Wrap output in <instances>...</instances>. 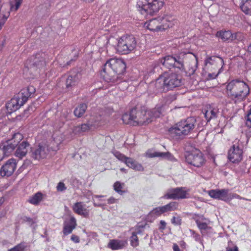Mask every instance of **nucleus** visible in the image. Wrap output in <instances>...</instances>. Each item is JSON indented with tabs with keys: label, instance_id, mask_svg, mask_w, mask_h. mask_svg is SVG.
<instances>
[{
	"label": "nucleus",
	"instance_id": "1",
	"mask_svg": "<svg viewBox=\"0 0 251 251\" xmlns=\"http://www.w3.org/2000/svg\"><path fill=\"white\" fill-rule=\"evenodd\" d=\"M126 68V64L123 60L111 58L103 65L101 75L107 82L118 83L121 81Z\"/></svg>",
	"mask_w": 251,
	"mask_h": 251
},
{
	"label": "nucleus",
	"instance_id": "2",
	"mask_svg": "<svg viewBox=\"0 0 251 251\" xmlns=\"http://www.w3.org/2000/svg\"><path fill=\"white\" fill-rule=\"evenodd\" d=\"M227 96L235 102L245 100L250 94L248 83L240 78L228 80L226 83Z\"/></svg>",
	"mask_w": 251,
	"mask_h": 251
},
{
	"label": "nucleus",
	"instance_id": "3",
	"mask_svg": "<svg viewBox=\"0 0 251 251\" xmlns=\"http://www.w3.org/2000/svg\"><path fill=\"white\" fill-rule=\"evenodd\" d=\"M131 110L134 126L148 124L152 121L153 118L159 117L160 115V112L157 109L147 110L145 107L138 110L133 108Z\"/></svg>",
	"mask_w": 251,
	"mask_h": 251
},
{
	"label": "nucleus",
	"instance_id": "4",
	"mask_svg": "<svg viewBox=\"0 0 251 251\" xmlns=\"http://www.w3.org/2000/svg\"><path fill=\"white\" fill-rule=\"evenodd\" d=\"M138 0L136 7L138 11L145 17L153 16L163 6V0Z\"/></svg>",
	"mask_w": 251,
	"mask_h": 251
},
{
	"label": "nucleus",
	"instance_id": "5",
	"mask_svg": "<svg viewBox=\"0 0 251 251\" xmlns=\"http://www.w3.org/2000/svg\"><path fill=\"white\" fill-rule=\"evenodd\" d=\"M32 87L22 90L16 96L12 98L6 104L7 111L11 113L19 109L27 100L32 93L29 92Z\"/></svg>",
	"mask_w": 251,
	"mask_h": 251
},
{
	"label": "nucleus",
	"instance_id": "6",
	"mask_svg": "<svg viewBox=\"0 0 251 251\" xmlns=\"http://www.w3.org/2000/svg\"><path fill=\"white\" fill-rule=\"evenodd\" d=\"M136 44L135 38L133 36H123L118 41L117 50L122 54H128L135 49Z\"/></svg>",
	"mask_w": 251,
	"mask_h": 251
},
{
	"label": "nucleus",
	"instance_id": "7",
	"mask_svg": "<svg viewBox=\"0 0 251 251\" xmlns=\"http://www.w3.org/2000/svg\"><path fill=\"white\" fill-rule=\"evenodd\" d=\"M160 79L163 84L165 92L171 90L181 85V79L175 74H166L160 75Z\"/></svg>",
	"mask_w": 251,
	"mask_h": 251
},
{
	"label": "nucleus",
	"instance_id": "8",
	"mask_svg": "<svg viewBox=\"0 0 251 251\" xmlns=\"http://www.w3.org/2000/svg\"><path fill=\"white\" fill-rule=\"evenodd\" d=\"M46 54L38 52L32 55L27 61V64L30 69L37 71L45 68L46 65Z\"/></svg>",
	"mask_w": 251,
	"mask_h": 251
},
{
	"label": "nucleus",
	"instance_id": "9",
	"mask_svg": "<svg viewBox=\"0 0 251 251\" xmlns=\"http://www.w3.org/2000/svg\"><path fill=\"white\" fill-rule=\"evenodd\" d=\"M159 62L165 68L170 70L174 69L176 72L179 71H182L184 70V65L181 61L177 60L176 58L168 55L159 59Z\"/></svg>",
	"mask_w": 251,
	"mask_h": 251
},
{
	"label": "nucleus",
	"instance_id": "10",
	"mask_svg": "<svg viewBox=\"0 0 251 251\" xmlns=\"http://www.w3.org/2000/svg\"><path fill=\"white\" fill-rule=\"evenodd\" d=\"M239 140H235L228 152V158L233 163H239L243 159V149Z\"/></svg>",
	"mask_w": 251,
	"mask_h": 251
},
{
	"label": "nucleus",
	"instance_id": "11",
	"mask_svg": "<svg viewBox=\"0 0 251 251\" xmlns=\"http://www.w3.org/2000/svg\"><path fill=\"white\" fill-rule=\"evenodd\" d=\"M23 139V136L20 133H16L13 136L12 139L9 140L7 145H4L3 147L2 151L3 153L8 156L21 143L20 142Z\"/></svg>",
	"mask_w": 251,
	"mask_h": 251
},
{
	"label": "nucleus",
	"instance_id": "12",
	"mask_svg": "<svg viewBox=\"0 0 251 251\" xmlns=\"http://www.w3.org/2000/svg\"><path fill=\"white\" fill-rule=\"evenodd\" d=\"M188 122L186 121H181L176 124L174 127L169 129V133L173 138H177L182 135L187 134Z\"/></svg>",
	"mask_w": 251,
	"mask_h": 251
},
{
	"label": "nucleus",
	"instance_id": "13",
	"mask_svg": "<svg viewBox=\"0 0 251 251\" xmlns=\"http://www.w3.org/2000/svg\"><path fill=\"white\" fill-rule=\"evenodd\" d=\"M205 67L207 70L213 66V70H217L220 68H223L225 65L224 59L219 56H207L204 60Z\"/></svg>",
	"mask_w": 251,
	"mask_h": 251
},
{
	"label": "nucleus",
	"instance_id": "14",
	"mask_svg": "<svg viewBox=\"0 0 251 251\" xmlns=\"http://www.w3.org/2000/svg\"><path fill=\"white\" fill-rule=\"evenodd\" d=\"M205 161L204 156L200 151L194 149L189 153V164L199 168L202 166Z\"/></svg>",
	"mask_w": 251,
	"mask_h": 251
},
{
	"label": "nucleus",
	"instance_id": "15",
	"mask_svg": "<svg viewBox=\"0 0 251 251\" xmlns=\"http://www.w3.org/2000/svg\"><path fill=\"white\" fill-rule=\"evenodd\" d=\"M186 191L183 188H176L168 189L164 195L165 199L176 200L186 197Z\"/></svg>",
	"mask_w": 251,
	"mask_h": 251
},
{
	"label": "nucleus",
	"instance_id": "16",
	"mask_svg": "<svg viewBox=\"0 0 251 251\" xmlns=\"http://www.w3.org/2000/svg\"><path fill=\"white\" fill-rule=\"evenodd\" d=\"M17 163L14 158L9 159L3 165L0 170V174L2 176H9L15 171Z\"/></svg>",
	"mask_w": 251,
	"mask_h": 251
},
{
	"label": "nucleus",
	"instance_id": "17",
	"mask_svg": "<svg viewBox=\"0 0 251 251\" xmlns=\"http://www.w3.org/2000/svg\"><path fill=\"white\" fill-rule=\"evenodd\" d=\"M49 153V147L46 144H39L35 150L32 151V157L35 159L40 160L46 158Z\"/></svg>",
	"mask_w": 251,
	"mask_h": 251
},
{
	"label": "nucleus",
	"instance_id": "18",
	"mask_svg": "<svg viewBox=\"0 0 251 251\" xmlns=\"http://www.w3.org/2000/svg\"><path fill=\"white\" fill-rule=\"evenodd\" d=\"M161 79L159 77L155 81L150 83L148 91L150 95H156L159 93L165 92Z\"/></svg>",
	"mask_w": 251,
	"mask_h": 251
},
{
	"label": "nucleus",
	"instance_id": "19",
	"mask_svg": "<svg viewBox=\"0 0 251 251\" xmlns=\"http://www.w3.org/2000/svg\"><path fill=\"white\" fill-rule=\"evenodd\" d=\"M144 26L148 29L153 31H163L159 17L152 19L144 24Z\"/></svg>",
	"mask_w": 251,
	"mask_h": 251
},
{
	"label": "nucleus",
	"instance_id": "20",
	"mask_svg": "<svg viewBox=\"0 0 251 251\" xmlns=\"http://www.w3.org/2000/svg\"><path fill=\"white\" fill-rule=\"evenodd\" d=\"M218 112L219 109L217 107L209 105L204 110L203 114L207 122H209L211 119L217 117Z\"/></svg>",
	"mask_w": 251,
	"mask_h": 251
},
{
	"label": "nucleus",
	"instance_id": "21",
	"mask_svg": "<svg viewBox=\"0 0 251 251\" xmlns=\"http://www.w3.org/2000/svg\"><path fill=\"white\" fill-rule=\"evenodd\" d=\"M29 144L25 141L22 142L18 146L15 152V155L20 158L25 156L28 151Z\"/></svg>",
	"mask_w": 251,
	"mask_h": 251
},
{
	"label": "nucleus",
	"instance_id": "22",
	"mask_svg": "<svg viewBox=\"0 0 251 251\" xmlns=\"http://www.w3.org/2000/svg\"><path fill=\"white\" fill-rule=\"evenodd\" d=\"M77 224L75 218L71 217L68 223L65 222L64 225L63 232L65 235L71 233L76 227Z\"/></svg>",
	"mask_w": 251,
	"mask_h": 251
},
{
	"label": "nucleus",
	"instance_id": "23",
	"mask_svg": "<svg viewBox=\"0 0 251 251\" xmlns=\"http://www.w3.org/2000/svg\"><path fill=\"white\" fill-rule=\"evenodd\" d=\"M73 210L75 213L87 217L89 215V212L85 207L82 202L75 203L72 207Z\"/></svg>",
	"mask_w": 251,
	"mask_h": 251
},
{
	"label": "nucleus",
	"instance_id": "24",
	"mask_svg": "<svg viewBox=\"0 0 251 251\" xmlns=\"http://www.w3.org/2000/svg\"><path fill=\"white\" fill-rule=\"evenodd\" d=\"M159 20H160L162 28L164 30L172 26L174 18L171 15L164 14L163 16H159Z\"/></svg>",
	"mask_w": 251,
	"mask_h": 251
},
{
	"label": "nucleus",
	"instance_id": "25",
	"mask_svg": "<svg viewBox=\"0 0 251 251\" xmlns=\"http://www.w3.org/2000/svg\"><path fill=\"white\" fill-rule=\"evenodd\" d=\"M216 36L221 38L224 42H230L234 39V36L229 30H221L217 32Z\"/></svg>",
	"mask_w": 251,
	"mask_h": 251
},
{
	"label": "nucleus",
	"instance_id": "26",
	"mask_svg": "<svg viewBox=\"0 0 251 251\" xmlns=\"http://www.w3.org/2000/svg\"><path fill=\"white\" fill-rule=\"evenodd\" d=\"M80 75L75 73L70 75L66 79V86L69 87L76 85L79 80Z\"/></svg>",
	"mask_w": 251,
	"mask_h": 251
},
{
	"label": "nucleus",
	"instance_id": "27",
	"mask_svg": "<svg viewBox=\"0 0 251 251\" xmlns=\"http://www.w3.org/2000/svg\"><path fill=\"white\" fill-rule=\"evenodd\" d=\"M126 164L128 167L136 171H143L144 170V168L142 165L131 158L129 157L127 159Z\"/></svg>",
	"mask_w": 251,
	"mask_h": 251
},
{
	"label": "nucleus",
	"instance_id": "28",
	"mask_svg": "<svg viewBox=\"0 0 251 251\" xmlns=\"http://www.w3.org/2000/svg\"><path fill=\"white\" fill-rule=\"evenodd\" d=\"M124 246L125 243L123 241L117 240H110L108 244V246L113 250L121 249Z\"/></svg>",
	"mask_w": 251,
	"mask_h": 251
},
{
	"label": "nucleus",
	"instance_id": "29",
	"mask_svg": "<svg viewBox=\"0 0 251 251\" xmlns=\"http://www.w3.org/2000/svg\"><path fill=\"white\" fill-rule=\"evenodd\" d=\"M87 105L85 103H81L74 110L75 115L78 117H81L85 112L87 109Z\"/></svg>",
	"mask_w": 251,
	"mask_h": 251
},
{
	"label": "nucleus",
	"instance_id": "30",
	"mask_svg": "<svg viewBox=\"0 0 251 251\" xmlns=\"http://www.w3.org/2000/svg\"><path fill=\"white\" fill-rule=\"evenodd\" d=\"M43 200V194L41 192H38L30 197L28 201L34 205H37Z\"/></svg>",
	"mask_w": 251,
	"mask_h": 251
},
{
	"label": "nucleus",
	"instance_id": "31",
	"mask_svg": "<svg viewBox=\"0 0 251 251\" xmlns=\"http://www.w3.org/2000/svg\"><path fill=\"white\" fill-rule=\"evenodd\" d=\"M241 8L246 14H249L251 11V0H241Z\"/></svg>",
	"mask_w": 251,
	"mask_h": 251
},
{
	"label": "nucleus",
	"instance_id": "32",
	"mask_svg": "<svg viewBox=\"0 0 251 251\" xmlns=\"http://www.w3.org/2000/svg\"><path fill=\"white\" fill-rule=\"evenodd\" d=\"M162 207L165 213L176 210L178 208V204L176 201H172L165 205L162 206Z\"/></svg>",
	"mask_w": 251,
	"mask_h": 251
},
{
	"label": "nucleus",
	"instance_id": "33",
	"mask_svg": "<svg viewBox=\"0 0 251 251\" xmlns=\"http://www.w3.org/2000/svg\"><path fill=\"white\" fill-rule=\"evenodd\" d=\"M90 128L91 126L89 125L84 124L74 127L73 131L75 133H80L88 131Z\"/></svg>",
	"mask_w": 251,
	"mask_h": 251
},
{
	"label": "nucleus",
	"instance_id": "34",
	"mask_svg": "<svg viewBox=\"0 0 251 251\" xmlns=\"http://www.w3.org/2000/svg\"><path fill=\"white\" fill-rule=\"evenodd\" d=\"M122 120L125 124H129L134 126V121L131 110L129 114L125 113L123 115Z\"/></svg>",
	"mask_w": 251,
	"mask_h": 251
},
{
	"label": "nucleus",
	"instance_id": "35",
	"mask_svg": "<svg viewBox=\"0 0 251 251\" xmlns=\"http://www.w3.org/2000/svg\"><path fill=\"white\" fill-rule=\"evenodd\" d=\"M10 9H13L15 10V5H9L8 4H3L0 7V13L2 15H5V12L7 11L8 14V18L10 15Z\"/></svg>",
	"mask_w": 251,
	"mask_h": 251
},
{
	"label": "nucleus",
	"instance_id": "36",
	"mask_svg": "<svg viewBox=\"0 0 251 251\" xmlns=\"http://www.w3.org/2000/svg\"><path fill=\"white\" fill-rule=\"evenodd\" d=\"M124 186V183H121L119 181H116L115 182L113 185L114 190L118 193L122 195L125 193L124 190H123Z\"/></svg>",
	"mask_w": 251,
	"mask_h": 251
},
{
	"label": "nucleus",
	"instance_id": "37",
	"mask_svg": "<svg viewBox=\"0 0 251 251\" xmlns=\"http://www.w3.org/2000/svg\"><path fill=\"white\" fill-rule=\"evenodd\" d=\"M228 193V189H218V200L226 201Z\"/></svg>",
	"mask_w": 251,
	"mask_h": 251
},
{
	"label": "nucleus",
	"instance_id": "38",
	"mask_svg": "<svg viewBox=\"0 0 251 251\" xmlns=\"http://www.w3.org/2000/svg\"><path fill=\"white\" fill-rule=\"evenodd\" d=\"M130 244L133 247H136L139 245V240L137 233H132V236L130 237Z\"/></svg>",
	"mask_w": 251,
	"mask_h": 251
},
{
	"label": "nucleus",
	"instance_id": "39",
	"mask_svg": "<svg viewBox=\"0 0 251 251\" xmlns=\"http://www.w3.org/2000/svg\"><path fill=\"white\" fill-rule=\"evenodd\" d=\"M114 156L119 160L124 162L125 164L129 157H126L125 155L119 151H116L114 153Z\"/></svg>",
	"mask_w": 251,
	"mask_h": 251
},
{
	"label": "nucleus",
	"instance_id": "40",
	"mask_svg": "<svg viewBox=\"0 0 251 251\" xmlns=\"http://www.w3.org/2000/svg\"><path fill=\"white\" fill-rule=\"evenodd\" d=\"M223 71L222 68H219L217 73L212 72L209 73L207 75V79L211 80L216 78L218 75Z\"/></svg>",
	"mask_w": 251,
	"mask_h": 251
},
{
	"label": "nucleus",
	"instance_id": "41",
	"mask_svg": "<svg viewBox=\"0 0 251 251\" xmlns=\"http://www.w3.org/2000/svg\"><path fill=\"white\" fill-rule=\"evenodd\" d=\"M8 18V14L7 11L5 12V15H2L0 13V30Z\"/></svg>",
	"mask_w": 251,
	"mask_h": 251
},
{
	"label": "nucleus",
	"instance_id": "42",
	"mask_svg": "<svg viewBox=\"0 0 251 251\" xmlns=\"http://www.w3.org/2000/svg\"><path fill=\"white\" fill-rule=\"evenodd\" d=\"M196 124V119L194 117H189V133L191 130L195 129Z\"/></svg>",
	"mask_w": 251,
	"mask_h": 251
},
{
	"label": "nucleus",
	"instance_id": "43",
	"mask_svg": "<svg viewBox=\"0 0 251 251\" xmlns=\"http://www.w3.org/2000/svg\"><path fill=\"white\" fill-rule=\"evenodd\" d=\"M151 212L156 216H160L162 214L165 213L162 206H159L154 208L152 210Z\"/></svg>",
	"mask_w": 251,
	"mask_h": 251
},
{
	"label": "nucleus",
	"instance_id": "44",
	"mask_svg": "<svg viewBox=\"0 0 251 251\" xmlns=\"http://www.w3.org/2000/svg\"><path fill=\"white\" fill-rule=\"evenodd\" d=\"M208 194L210 197L218 200V189L209 190Z\"/></svg>",
	"mask_w": 251,
	"mask_h": 251
},
{
	"label": "nucleus",
	"instance_id": "45",
	"mask_svg": "<svg viewBox=\"0 0 251 251\" xmlns=\"http://www.w3.org/2000/svg\"><path fill=\"white\" fill-rule=\"evenodd\" d=\"M25 247L22 244H19L8 251H24Z\"/></svg>",
	"mask_w": 251,
	"mask_h": 251
},
{
	"label": "nucleus",
	"instance_id": "46",
	"mask_svg": "<svg viewBox=\"0 0 251 251\" xmlns=\"http://www.w3.org/2000/svg\"><path fill=\"white\" fill-rule=\"evenodd\" d=\"M169 155H170V153L169 152H155L153 153L152 156L167 157H168Z\"/></svg>",
	"mask_w": 251,
	"mask_h": 251
},
{
	"label": "nucleus",
	"instance_id": "47",
	"mask_svg": "<svg viewBox=\"0 0 251 251\" xmlns=\"http://www.w3.org/2000/svg\"><path fill=\"white\" fill-rule=\"evenodd\" d=\"M196 223L198 227L201 230H205L208 227L207 224L205 223L201 222L198 221H197Z\"/></svg>",
	"mask_w": 251,
	"mask_h": 251
},
{
	"label": "nucleus",
	"instance_id": "48",
	"mask_svg": "<svg viewBox=\"0 0 251 251\" xmlns=\"http://www.w3.org/2000/svg\"><path fill=\"white\" fill-rule=\"evenodd\" d=\"M246 125L248 127L251 128V108L247 115Z\"/></svg>",
	"mask_w": 251,
	"mask_h": 251
},
{
	"label": "nucleus",
	"instance_id": "49",
	"mask_svg": "<svg viewBox=\"0 0 251 251\" xmlns=\"http://www.w3.org/2000/svg\"><path fill=\"white\" fill-rule=\"evenodd\" d=\"M189 231L191 233V236L195 239V241L200 242L201 241V237L199 234L196 233L193 230H189Z\"/></svg>",
	"mask_w": 251,
	"mask_h": 251
},
{
	"label": "nucleus",
	"instance_id": "50",
	"mask_svg": "<svg viewBox=\"0 0 251 251\" xmlns=\"http://www.w3.org/2000/svg\"><path fill=\"white\" fill-rule=\"evenodd\" d=\"M56 189L57 191L62 192L65 190L67 188L63 182H60L58 183Z\"/></svg>",
	"mask_w": 251,
	"mask_h": 251
},
{
	"label": "nucleus",
	"instance_id": "51",
	"mask_svg": "<svg viewBox=\"0 0 251 251\" xmlns=\"http://www.w3.org/2000/svg\"><path fill=\"white\" fill-rule=\"evenodd\" d=\"M171 222L174 225H180L181 224V219L179 217H173L171 220Z\"/></svg>",
	"mask_w": 251,
	"mask_h": 251
},
{
	"label": "nucleus",
	"instance_id": "52",
	"mask_svg": "<svg viewBox=\"0 0 251 251\" xmlns=\"http://www.w3.org/2000/svg\"><path fill=\"white\" fill-rule=\"evenodd\" d=\"M23 221L27 223L30 226H32L35 223V221L32 219L28 217H24Z\"/></svg>",
	"mask_w": 251,
	"mask_h": 251
},
{
	"label": "nucleus",
	"instance_id": "53",
	"mask_svg": "<svg viewBox=\"0 0 251 251\" xmlns=\"http://www.w3.org/2000/svg\"><path fill=\"white\" fill-rule=\"evenodd\" d=\"M231 199H239V200H245V201H250V200H249L248 199L242 197L240 195H239L237 194H235V193H233L231 195Z\"/></svg>",
	"mask_w": 251,
	"mask_h": 251
},
{
	"label": "nucleus",
	"instance_id": "54",
	"mask_svg": "<svg viewBox=\"0 0 251 251\" xmlns=\"http://www.w3.org/2000/svg\"><path fill=\"white\" fill-rule=\"evenodd\" d=\"M71 240L75 243H78L80 242L79 237L75 234L71 236Z\"/></svg>",
	"mask_w": 251,
	"mask_h": 251
},
{
	"label": "nucleus",
	"instance_id": "55",
	"mask_svg": "<svg viewBox=\"0 0 251 251\" xmlns=\"http://www.w3.org/2000/svg\"><path fill=\"white\" fill-rule=\"evenodd\" d=\"M166 226V223L163 220H161L160 221V226L159 227V229L161 230H163L165 229Z\"/></svg>",
	"mask_w": 251,
	"mask_h": 251
},
{
	"label": "nucleus",
	"instance_id": "56",
	"mask_svg": "<svg viewBox=\"0 0 251 251\" xmlns=\"http://www.w3.org/2000/svg\"><path fill=\"white\" fill-rule=\"evenodd\" d=\"M23 0H15V11H16L19 8Z\"/></svg>",
	"mask_w": 251,
	"mask_h": 251
},
{
	"label": "nucleus",
	"instance_id": "57",
	"mask_svg": "<svg viewBox=\"0 0 251 251\" xmlns=\"http://www.w3.org/2000/svg\"><path fill=\"white\" fill-rule=\"evenodd\" d=\"M189 54H191L193 55V57H194V59H193V61L194 62V63L195 64V66H196V67H197V65H198V58L196 56V55L194 54L192 52H189ZM192 60L191 61V64H192Z\"/></svg>",
	"mask_w": 251,
	"mask_h": 251
},
{
	"label": "nucleus",
	"instance_id": "58",
	"mask_svg": "<svg viewBox=\"0 0 251 251\" xmlns=\"http://www.w3.org/2000/svg\"><path fill=\"white\" fill-rule=\"evenodd\" d=\"M116 201V200L113 197H111L107 200V202L108 204L114 203Z\"/></svg>",
	"mask_w": 251,
	"mask_h": 251
},
{
	"label": "nucleus",
	"instance_id": "59",
	"mask_svg": "<svg viewBox=\"0 0 251 251\" xmlns=\"http://www.w3.org/2000/svg\"><path fill=\"white\" fill-rule=\"evenodd\" d=\"M226 251H239L238 248L237 246H235L233 248H226Z\"/></svg>",
	"mask_w": 251,
	"mask_h": 251
},
{
	"label": "nucleus",
	"instance_id": "60",
	"mask_svg": "<svg viewBox=\"0 0 251 251\" xmlns=\"http://www.w3.org/2000/svg\"><path fill=\"white\" fill-rule=\"evenodd\" d=\"M173 248L174 251H180L178 246L176 243L173 244Z\"/></svg>",
	"mask_w": 251,
	"mask_h": 251
},
{
	"label": "nucleus",
	"instance_id": "61",
	"mask_svg": "<svg viewBox=\"0 0 251 251\" xmlns=\"http://www.w3.org/2000/svg\"><path fill=\"white\" fill-rule=\"evenodd\" d=\"M83 2L85 3H91L93 2L95 0H81Z\"/></svg>",
	"mask_w": 251,
	"mask_h": 251
},
{
	"label": "nucleus",
	"instance_id": "62",
	"mask_svg": "<svg viewBox=\"0 0 251 251\" xmlns=\"http://www.w3.org/2000/svg\"><path fill=\"white\" fill-rule=\"evenodd\" d=\"M4 201V199L2 198H0V206L2 204Z\"/></svg>",
	"mask_w": 251,
	"mask_h": 251
},
{
	"label": "nucleus",
	"instance_id": "63",
	"mask_svg": "<svg viewBox=\"0 0 251 251\" xmlns=\"http://www.w3.org/2000/svg\"><path fill=\"white\" fill-rule=\"evenodd\" d=\"M94 205L95 206H98V207H101L102 205L101 204H97L96 203H94Z\"/></svg>",
	"mask_w": 251,
	"mask_h": 251
},
{
	"label": "nucleus",
	"instance_id": "64",
	"mask_svg": "<svg viewBox=\"0 0 251 251\" xmlns=\"http://www.w3.org/2000/svg\"><path fill=\"white\" fill-rule=\"evenodd\" d=\"M248 51L250 52H251V43L250 44V45L248 47Z\"/></svg>",
	"mask_w": 251,
	"mask_h": 251
}]
</instances>
